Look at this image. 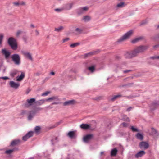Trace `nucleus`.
<instances>
[{"label":"nucleus","mask_w":159,"mask_h":159,"mask_svg":"<svg viewBox=\"0 0 159 159\" xmlns=\"http://www.w3.org/2000/svg\"><path fill=\"white\" fill-rule=\"evenodd\" d=\"M14 151V149H11L6 150L5 152L7 154H10L11 153Z\"/></svg>","instance_id":"obj_33"},{"label":"nucleus","mask_w":159,"mask_h":159,"mask_svg":"<svg viewBox=\"0 0 159 159\" xmlns=\"http://www.w3.org/2000/svg\"><path fill=\"white\" fill-rule=\"evenodd\" d=\"M3 35L2 34H0V45L2 44Z\"/></svg>","instance_id":"obj_38"},{"label":"nucleus","mask_w":159,"mask_h":159,"mask_svg":"<svg viewBox=\"0 0 159 159\" xmlns=\"http://www.w3.org/2000/svg\"><path fill=\"white\" fill-rule=\"evenodd\" d=\"M150 58L152 59H159V56H152Z\"/></svg>","instance_id":"obj_42"},{"label":"nucleus","mask_w":159,"mask_h":159,"mask_svg":"<svg viewBox=\"0 0 159 159\" xmlns=\"http://www.w3.org/2000/svg\"><path fill=\"white\" fill-rule=\"evenodd\" d=\"M35 101V99L34 98H32L30 99H27L26 102L27 103L29 104V106H31L32 103L34 102Z\"/></svg>","instance_id":"obj_17"},{"label":"nucleus","mask_w":159,"mask_h":159,"mask_svg":"<svg viewBox=\"0 0 159 159\" xmlns=\"http://www.w3.org/2000/svg\"><path fill=\"white\" fill-rule=\"evenodd\" d=\"M21 53L24 56L27 57L28 59L31 60H32V58L31 55V54L30 53V52L24 51H21Z\"/></svg>","instance_id":"obj_8"},{"label":"nucleus","mask_w":159,"mask_h":159,"mask_svg":"<svg viewBox=\"0 0 159 159\" xmlns=\"http://www.w3.org/2000/svg\"><path fill=\"white\" fill-rule=\"evenodd\" d=\"M69 39L68 38H66L64 39H63V43H65V42L67 41H68L69 40Z\"/></svg>","instance_id":"obj_44"},{"label":"nucleus","mask_w":159,"mask_h":159,"mask_svg":"<svg viewBox=\"0 0 159 159\" xmlns=\"http://www.w3.org/2000/svg\"><path fill=\"white\" fill-rule=\"evenodd\" d=\"M79 44L77 43L72 44L70 45V47L71 48H74L77 46Z\"/></svg>","instance_id":"obj_39"},{"label":"nucleus","mask_w":159,"mask_h":159,"mask_svg":"<svg viewBox=\"0 0 159 159\" xmlns=\"http://www.w3.org/2000/svg\"><path fill=\"white\" fill-rule=\"evenodd\" d=\"M20 6H25L26 5L25 2L23 1L20 2Z\"/></svg>","instance_id":"obj_45"},{"label":"nucleus","mask_w":159,"mask_h":159,"mask_svg":"<svg viewBox=\"0 0 159 159\" xmlns=\"http://www.w3.org/2000/svg\"><path fill=\"white\" fill-rule=\"evenodd\" d=\"M148 47L146 46H141L135 48L132 52H126L125 56L127 58H130L137 56L138 54L145 51L148 48Z\"/></svg>","instance_id":"obj_1"},{"label":"nucleus","mask_w":159,"mask_h":159,"mask_svg":"<svg viewBox=\"0 0 159 159\" xmlns=\"http://www.w3.org/2000/svg\"><path fill=\"white\" fill-rule=\"evenodd\" d=\"M2 53L3 55H4L6 59H8L9 57L11 54L10 52L5 48L2 49Z\"/></svg>","instance_id":"obj_5"},{"label":"nucleus","mask_w":159,"mask_h":159,"mask_svg":"<svg viewBox=\"0 0 159 159\" xmlns=\"http://www.w3.org/2000/svg\"><path fill=\"white\" fill-rule=\"evenodd\" d=\"M159 39V34L156 36L153 39L155 41L156 40V39Z\"/></svg>","instance_id":"obj_48"},{"label":"nucleus","mask_w":159,"mask_h":159,"mask_svg":"<svg viewBox=\"0 0 159 159\" xmlns=\"http://www.w3.org/2000/svg\"><path fill=\"white\" fill-rule=\"evenodd\" d=\"M117 152V150L116 148L113 149L111 152V156H115Z\"/></svg>","instance_id":"obj_26"},{"label":"nucleus","mask_w":159,"mask_h":159,"mask_svg":"<svg viewBox=\"0 0 159 159\" xmlns=\"http://www.w3.org/2000/svg\"><path fill=\"white\" fill-rule=\"evenodd\" d=\"M96 52H89V53H87L84 55V57H89L91 56H92V55L95 54L96 53Z\"/></svg>","instance_id":"obj_28"},{"label":"nucleus","mask_w":159,"mask_h":159,"mask_svg":"<svg viewBox=\"0 0 159 159\" xmlns=\"http://www.w3.org/2000/svg\"><path fill=\"white\" fill-rule=\"evenodd\" d=\"M10 86L15 89H17L20 86L19 83H15L13 81H11L10 82Z\"/></svg>","instance_id":"obj_6"},{"label":"nucleus","mask_w":159,"mask_h":159,"mask_svg":"<svg viewBox=\"0 0 159 159\" xmlns=\"http://www.w3.org/2000/svg\"><path fill=\"white\" fill-rule=\"evenodd\" d=\"M40 129V127L39 126H37L35 128V131L36 133L39 132Z\"/></svg>","instance_id":"obj_35"},{"label":"nucleus","mask_w":159,"mask_h":159,"mask_svg":"<svg viewBox=\"0 0 159 159\" xmlns=\"http://www.w3.org/2000/svg\"><path fill=\"white\" fill-rule=\"evenodd\" d=\"M20 143V141L19 139H16L13 141L11 143V146H14L17 145Z\"/></svg>","instance_id":"obj_15"},{"label":"nucleus","mask_w":159,"mask_h":159,"mask_svg":"<svg viewBox=\"0 0 159 159\" xmlns=\"http://www.w3.org/2000/svg\"><path fill=\"white\" fill-rule=\"evenodd\" d=\"M75 133L74 131H71L69 132L68 134V135L70 138H72L74 136Z\"/></svg>","instance_id":"obj_30"},{"label":"nucleus","mask_w":159,"mask_h":159,"mask_svg":"<svg viewBox=\"0 0 159 159\" xmlns=\"http://www.w3.org/2000/svg\"><path fill=\"white\" fill-rule=\"evenodd\" d=\"M130 71V70H125L123 71L124 73H127L129 71Z\"/></svg>","instance_id":"obj_53"},{"label":"nucleus","mask_w":159,"mask_h":159,"mask_svg":"<svg viewBox=\"0 0 159 159\" xmlns=\"http://www.w3.org/2000/svg\"><path fill=\"white\" fill-rule=\"evenodd\" d=\"M22 31L20 30L18 31L16 33V36L17 37H19L21 34Z\"/></svg>","instance_id":"obj_41"},{"label":"nucleus","mask_w":159,"mask_h":159,"mask_svg":"<svg viewBox=\"0 0 159 159\" xmlns=\"http://www.w3.org/2000/svg\"><path fill=\"white\" fill-rule=\"evenodd\" d=\"M13 4L15 6H20V2H13Z\"/></svg>","instance_id":"obj_37"},{"label":"nucleus","mask_w":159,"mask_h":159,"mask_svg":"<svg viewBox=\"0 0 159 159\" xmlns=\"http://www.w3.org/2000/svg\"><path fill=\"white\" fill-rule=\"evenodd\" d=\"M25 111H24V110L22 111L21 112V114H25Z\"/></svg>","instance_id":"obj_54"},{"label":"nucleus","mask_w":159,"mask_h":159,"mask_svg":"<svg viewBox=\"0 0 159 159\" xmlns=\"http://www.w3.org/2000/svg\"><path fill=\"white\" fill-rule=\"evenodd\" d=\"M55 11L58 12H60L62 11L63 9H56L55 10Z\"/></svg>","instance_id":"obj_43"},{"label":"nucleus","mask_w":159,"mask_h":159,"mask_svg":"<svg viewBox=\"0 0 159 159\" xmlns=\"http://www.w3.org/2000/svg\"><path fill=\"white\" fill-rule=\"evenodd\" d=\"M93 134H89L87 135L83 138V141L85 142H87L90 140L93 137Z\"/></svg>","instance_id":"obj_10"},{"label":"nucleus","mask_w":159,"mask_h":159,"mask_svg":"<svg viewBox=\"0 0 159 159\" xmlns=\"http://www.w3.org/2000/svg\"><path fill=\"white\" fill-rule=\"evenodd\" d=\"M153 105H156V104H154Z\"/></svg>","instance_id":"obj_62"},{"label":"nucleus","mask_w":159,"mask_h":159,"mask_svg":"<svg viewBox=\"0 0 159 159\" xmlns=\"http://www.w3.org/2000/svg\"><path fill=\"white\" fill-rule=\"evenodd\" d=\"M49 93V92H46L42 94V96H47Z\"/></svg>","instance_id":"obj_47"},{"label":"nucleus","mask_w":159,"mask_h":159,"mask_svg":"<svg viewBox=\"0 0 159 159\" xmlns=\"http://www.w3.org/2000/svg\"><path fill=\"white\" fill-rule=\"evenodd\" d=\"M122 119L124 121H129V118L125 115H123L122 116Z\"/></svg>","instance_id":"obj_31"},{"label":"nucleus","mask_w":159,"mask_h":159,"mask_svg":"<svg viewBox=\"0 0 159 159\" xmlns=\"http://www.w3.org/2000/svg\"><path fill=\"white\" fill-rule=\"evenodd\" d=\"M122 96L120 94H118L116 95H114L112 98L110 99V100L112 101H114L116 100L118 98L121 97Z\"/></svg>","instance_id":"obj_20"},{"label":"nucleus","mask_w":159,"mask_h":159,"mask_svg":"<svg viewBox=\"0 0 159 159\" xmlns=\"http://www.w3.org/2000/svg\"><path fill=\"white\" fill-rule=\"evenodd\" d=\"M131 129L134 132H139V130L137 129L134 128V127L133 126H131Z\"/></svg>","instance_id":"obj_40"},{"label":"nucleus","mask_w":159,"mask_h":159,"mask_svg":"<svg viewBox=\"0 0 159 159\" xmlns=\"http://www.w3.org/2000/svg\"><path fill=\"white\" fill-rule=\"evenodd\" d=\"M140 39V38H136L132 40L131 41V42L132 43H135L137 42H138Z\"/></svg>","instance_id":"obj_36"},{"label":"nucleus","mask_w":159,"mask_h":159,"mask_svg":"<svg viewBox=\"0 0 159 159\" xmlns=\"http://www.w3.org/2000/svg\"><path fill=\"white\" fill-rule=\"evenodd\" d=\"M27 104H25V106H26L28 107L29 106H27Z\"/></svg>","instance_id":"obj_59"},{"label":"nucleus","mask_w":159,"mask_h":159,"mask_svg":"<svg viewBox=\"0 0 159 159\" xmlns=\"http://www.w3.org/2000/svg\"><path fill=\"white\" fill-rule=\"evenodd\" d=\"M36 112L34 111H31L28 116V119L29 120H31L32 118L33 117L35 114Z\"/></svg>","instance_id":"obj_18"},{"label":"nucleus","mask_w":159,"mask_h":159,"mask_svg":"<svg viewBox=\"0 0 159 159\" xmlns=\"http://www.w3.org/2000/svg\"><path fill=\"white\" fill-rule=\"evenodd\" d=\"M88 7H85L80 8L78 11L79 14H81L84 12L85 11H87L88 10Z\"/></svg>","instance_id":"obj_13"},{"label":"nucleus","mask_w":159,"mask_h":159,"mask_svg":"<svg viewBox=\"0 0 159 159\" xmlns=\"http://www.w3.org/2000/svg\"><path fill=\"white\" fill-rule=\"evenodd\" d=\"M0 79H2L3 80H4L9 79V78L7 77H0Z\"/></svg>","instance_id":"obj_46"},{"label":"nucleus","mask_w":159,"mask_h":159,"mask_svg":"<svg viewBox=\"0 0 159 159\" xmlns=\"http://www.w3.org/2000/svg\"><path fill=\"white\" fill-rule=\"evenodd\" d=\"M139 146L141 148L144 149H147L149 147V145L148 143L145 142H142L140 143Z\"/></svg>","instance_id":"obj_7"},{"label":"nucleus","mask_w":159,"mask_h":159,"mask_svg":"<svg viewBox=\"0 0 159 159\" xmlns=\"http://www.w3.org/2000/svg\"><path fill=\"white\" fill-rule=\"evenodd\" d=\"M44 100H41L37 102V103L39 105H41L44 103Z\"/></svg>","instance_id":"obj_34"},{"label":"nucleus","mask_w":159,"mask_h":159,"mask_svg":"<svg viewBox=\"0 0 159 159\" xmlns=\"http://www.w3.org/2000/svg\"><path fill=\"white\" fill-rule=\"evenodd\" d=\"M33 132L32 131H30L26 135L23 137L22 139L24 141H26L27 139L32 137L33 135Z\"/></svg>","instance_id":"obj_9"},{"label":"nucleus","mask_w":159,"mask_h":159,"mask_svg":"<svg viewBox=\"0 0 159 159\" xmlns=\"http://www.w3.org/2000/svg\"><path fill=\"white\" fill-rule=\"evenodd\" d=\"M36 32L37 33H38V34H39V33H38V31H36Z\"/></svg>","instance_id":"obj_61"},{"label":"nucleus","mask_w":159,"mask_h":159,"mask_svg":"<svg viewBox=\"0 0 159 159\" xmlns=\"http://www.w3.org/2000/svg\"><path fill=\"white\" fill-rule=\"evenodd\" d=\"M157 28H159V25L157 26Z\"/></svg>","instance_id":"obj_60"},{"label":"nucleus","mask_w":159,"mask_h":159,"mask_svg":"<svg viewBox=\"0 0 159 159\" xmlns=\"http://www.w3.org/2000/svg\"><path fill=\"white\" fill-rule=\"evenodd\" d=\"M136 136L138 139H139L141 140H142L143 139V136L140 133H137L136 135Z\"/></svg>","instance_id":"obj_23"},{"label":"nucleus","mask_w":159,"mask_h":159,"mask_svg":"<svg viewBox=\"0 0 159 159\" xmlns=\"http://www.w3.org/2000/svg\"><path fill=\"white\" fill-rule=\"evenodd\" d=\"M95 65L91 66L88 67V70L91 72H93L95 70Z\"/></svg>","instance_id":"obj_22"},{"label":"nucleus","mask_w":159,"mask_h":159,"mask_svg":"<svg viewBox=\"0 0 159 159\" xmlns=\"http://www.w3.org/2000/svg\"><path fill=\"white\" fill-rule=\"evenodd\" d=\"M42 109V108L40 107H37L36 108L35 110L36 111H39V110H41Z\"/></svg>","instance_id":"obj_50"},{"label":"nucleus","mask_w":159,"mask_h":159,"mask_svg":"<svg viewBox=\"0 0 159 159\" xmlns=\"http://www.w3.org/2000/svg\"><path fill=\"white\" fill-rule=\"evenodd\" d=\"M64 29V27L62 26H60L58 28H56L55 29L54 31L57 32H61Z\"/></svg>","instance_id":"obj_24"},{"label":"nucleus","mask_w":159,"mask_h":159,"mask_svg":"<svg viewBox=\"0 0 159 159\" xmlns=\"http://www.w3.org/2000/svg\"><path fill=\"white\" fill-rule=\"evenodd\" d=\"M8 43L11 48L14 50H16L17 48V45L16 40L13 37L9 38L8 40Z\"/></svg>","instance_id":"obj_2"},{"label":"nucleus","mask_w":159,"mask_h":159,"mask_svg":"<svg viewBox=\"0 0 159 159\" xmlns=\"http://www.w3.org/2000/svg\"><path fill=\"white\" fill-rule=\"evenodd\" d=\"M91 17L89 16H86L83 17V20L85 22H87L91 20Z\"/></svg>","instance_id":"obj_21"},{"label":"nucleus","mask_w":159,"mask_h":159,"mask_svg":"<svg viewBox=\"0 0 159 159\" xmlns=\"http://www.w3.org/2000/svg\"><path fill=\"white\" fill-rule=\"evenodd\" d=\"M73 5V4L70 3L66 5V9L67 10H69L70 9Z\"/></svg>","instance_id":"obj_29"},{"label":"nucleus","mask_w":159,"mask_h":159,"mask_svg":"<svg viewBox=\"0 0 159 159\" xmlns=\"http://www.w3.org/2000/svg\"><path fill=\"white\" fill-rule=\"evenodd\" d=\"M132 108L131 107H129V108H128L127 110H126V111H130V110Z\"/></svg>","instance_id":"obj_52"},{"label":"nucleus","mask_w":159,"mask_h":159,"mask_svg":"<svg viewBox=\"0 0 159 159\" xmlns=\"http://www.w3.org/2000/svg\"><path fill=\"white\" fill-rule=\"evenodd\" d=\"M89 125L87 124H82L80 125V127L82 129H89L90 128Z\"/></svg>","instance_id":"obj_16"},{"label":"nucleus","mask_w":159,"mask_h":159,"mask_svg":"<svg viewBox=\"0 0 159 159\" xmlns=\"http://www.w3.org/2000/svg\"><path fill=\"white\" fill-rule=\"evenodd\" d=\"M125 5L126 4L124 2H121L117 4L116 7L118 8H122L124 7Z\"/></svg>","instance_id":"obj_25"},{"label":"nucleus","mask_w":159,"mask_h":159,"mask_svg":"<svg viewBox=\"0 0 159 159\" xmlns=\"http://www.w3.org/2000/svg\"><path fill=\"white\" fill-rule=\"evenodd\" d=\"M103 152H102L101 153V155L102 154H103Z\"/></svg>","instance_id":"obj_58"},{"label":"nucleus","mask_w":159,"mask_h":159,"mask_svg":"<svg viewBox=\"0 0 159 159\" xmlns=\"http://www.w3.org/2000/svg\"><path fill=\"white\" fill-rule=\"evenodd\" d=\"M158 47H159V44H157V45H155L153 46V48L155 49H156Z\"/></svg>","instance_id":"obj_51"},{"label":"nucleus","mask_w":159,"mask_h":159,"mask_svg":"<svg viewBox=\"0 0 159 159\" xmlns=\"http://www.w3.org/2000/svg\"><path fill=\"white\" fill-rule=\"evenodd\" d=\"M145 154V152L143 151H141L135 155V157L137 158L140 157Z\"/></svg>","instance_id":"obj_14"},{"label":"nucleus","mask_w":159,"mask_h":159,"mask_svg":"<svg viewBox=\"0 0 159 159\" xmlns=\"http://www.w3.org/2000/svg\"><path fill=\"white\" fill-rule=\"evenodd\" d=\"M75 101L74 100H69L65 102L63 104L64 106H68L74 104L75 103Z\"/></svg>","instance_id":"obj_11"},{"label":"nucleus","mask_w":159,"mask_h":159,"mask_svg":"<svg viewBox=\"0 0 159 159\" xmlns=\"http://www.w3.org/2000/svg\"><path fill=\"white\" fill-rule=\"evenodd\" d=\"M50 74L52 75H55V73L53 72H51Z\"/></svg>","instance_id":"obj_55"},{"label":"nucleus","mask_w":159,"mask_h":159,"mask_svg":"<svg viewBox=\"0 0 159 159\" xmlns=\"http://www.w3.org/2000/svg\"><path fill=\"white\" fill-rule=\"evenodd\" d=\"M25 76V73L23 72H22L20 76H17L16 77V81H21L24 78Z\"/></svg>","instance_id":"obj_12"},{"label":"nucleus","mask_w":159,"mask_h":159,"mask_svg":"<svg viewBox=\"0 0 159 159\" xmlns=\"http://www.w3.org/2000/svg\"><path fill=\"white\" fill-rule=\"evenodd\" d=\"M127 125L128 124L127 123L124 122L121 124V125H122L123 127H126L127 126Z\"/></svg>","instance_id":"obj_49"},{"label":"nucleus","mask_w":159,"mask_h":159,"mask_svg":"<svg viewBox=\"0 0 159 159\" xmlns=\"http://www.w3.org/2000/svg\"><path fill=\"white\" fill-rule=\"evenodd\" d=\"M58 100V98L57 97H52L49 98L46 100V101H48L49 100Z\"/></svg>","instance_id":"obj_27"},{"label":"nucleus","mask_w":159,"mask_h":159,"mask_svg":"<svg viewBox=\"0 0 159 159\" xmlns=\"http://www.w3.org/2000/svg\"><path fill=\"white\" fill-rule=\"evenodd\" d=\"M31 26L33 28H34V26L33 25H31Z\"/></svg>","instance_id":"obj_57"},{"label":"nucleus","mask_w":159,"mask_h":159,"mask_svg":"<svg viewBox=\"0 0 159 159\" xmlns=\"http://www.w3.org/2000/svg\"><path fill=\"white\" fill-rule=\"evenodd\" d=\"M17 72H17V71H16V70H14V71H13L11 73L10 75L12 77H14V76H15V75H16L17 74Z\"/></svg>","instance_id":"obj_32"},{"label":"nucleus","mask_w":159,"mask_h":159,"mask_svg":"<svg viewBox=\"0 0 159 159\" xmlns=\"http://www.w3.org/2000/svg\"><path fill=\"white\" fill-rule=\"evenodd\" d=\"M83 31V30L82 28H77L75 30V31L76 32V34H81Z\"/></svg>","instance_id":"obj_19"},{"label":"nucleus","mask_w":159,"mask_h":159,"mask_svg":"<svg viewBox=\"0 0 159 159\" xmlns=\"http://www.w3.org/2000/svg\"><path fill=\"white\" fill-rule=\"evenodd\" d=\"M12 61L16 65H19L20 63V57L17 54H14L11 57Z\"/></svg>","instance_id":"obj_3"},{"label":"nucleus","mask_w":159,"mask_h":159,"mask_svg":"<svg viewBox=\"0 0 159 159\" xmlns=\"http://www.w3.org/2000/svg\"><path fill=\"white\" fill-rule=\"evenodd\" d=\"M58 139V137H56L55 138V140L57 141V139Z\"/></svg>","instance_id":"obj_56"},{"label":"nucleus","mask_w":159,"mask_h":159,"mask_svg":"<svg viewBox=\"0 0 159 159\" xmlns=\"http://www.w3.org/2000/svg\"><path fill=\"white\" fill-rule=\"evenodd\" d=\"M133 30H130L127 32L120 38L119 39L118 41V42H121L129 38L133 34Z\"/></svg>","instance_id":"obj_4"}]
</instances>
